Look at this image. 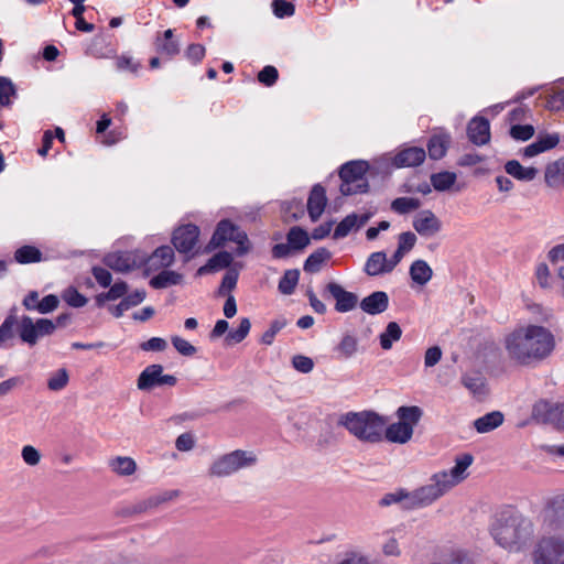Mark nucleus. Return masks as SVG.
Segmentation results:
<instances>
[{
	"label": "nucleus",
	"mask_w": 564,
	"mask_h": 564,
	"mask_svg": "<svg viewBox=\"0 0 564 564\" xmlns=\"http://www.w3.org/2000/svg\"><path fill=\"white\" fill-rule=\"evenodd\" d=\"M543 522L556 533L543 535L534 543L530 561L532 564H564V494L546 501Z\"/></svg>",
	"instance_id": "nucleus-1"
},
{
	"label": "nucleus",
	"mask_w": 564,
	"mask_h": 564,
	"mask_svg": "<svg viewBox=\"0 0 564 564\" xmlns=\"http://www.w3.org/2000/svg\"><path fill=\"white\" fill-rule=\"evenodd\" d=\"M451 144V135L448 133H437L430 138L427 142L429 156L432 160H440L445 156Z\"/></svg>",
	"instance_id": "nucleus-30"
},
{
	"label": "nucleus",
	"mask_w": 564,
	"mask_h": 564,
	"mask_svg": "<svg viewBox=\"0 0 564 564\" xmlns=\"http://www.w3.org/2000/svg\"><path fill=\"white\" fill-rule=\"evenodd\" d=\"M509 356L521 365H530L545 359L555 348L554 335L538 325L521 327L506 339Z\"/></svg>",
	"instance_id": "nucleus-2"
},
{
	"label": "nucleus",
	"mask_w": 564,
	"mask_h": 564,
	"mask_svg": "<svg viewBox=\"0 0 564 564\" xmlns=\"http://www.w3.org/2000/svg\"><path fill=\"white\" fill-rule=\"evenodd\" d=\"M327 204L326 191L321 184L311 189L307 199V212L312 221H317L325 210Z\"/></svg>",
	"instance_id": "nucleus-18"
},
{
	"label": "nucleus",
	"mask_w": 564,
	"mask_h": 564,
	"mask_svg": "<svg viewBox=\"0 0 564 564\" xmlns=\"http://www.w3.org/2000/svg\"><path fill=\"white\" fill-rule=\"evenodd\" d=\"M247 337V317L240 319L237 329L228 332L225 340L227 345L241 343Z\"/></svg>",
	"instance_id": "nucleus-52"
},
{
	"label": "nucleus",
	"mask_w": 564,
	"mask_h": 564,
	"mask_svg": "<svg viewBox=\"0 0 564 564\" xmlns=\"http://www.w3.org/2000/svg\"><path fill=\"white\" fill-rule=\"evenodd\" d=\"M433 271L424 260H416L410 267L412 282H429L432 279Z\"/></svg>",
	"instance_id": "nucleus-41"
},
{
	"label": "nucleus",
	"mask_w": 564,
	"mask_h": 564,
	"mask_svg": "<svg viewBox=\"0 0 564 564\" xmlns=\"http://www.w3.org/2000/svg\"><path fill=\"white\" fill-rule=\"evenodd\" d=\"M278 78L279 72L272 65L264 66L258 74V80L267 87L273 86L276 83Z\"/></svg>",
	"instance_id": "nucleus-53"
},
{
	"label": "nucleus",
	"mask_w": 564,
	"mask_h": 564,
	"mask_svg": "<svg viewBox=\"0 0 564 564\" xmlns=\"http://www.w3.org/2000/svg\"><path fill=\"white\" fill-rule=\"evenodd\" d=\"M102 286L110 289L107 292H101L95 296L96 306H106L107 302L122 300V296L128 292V284H101Z\"/></svg>",
	"instance_id": "nucleus-34"
},
{
	"label": "nucleus",
	"mask_w": 564,
	"mask_h": 564,
	"mask_svg": "<svg viewBox=\"0 0 564 564\" xmlns=\"http://www.w3.org/2000/svg\"><path fill=\"white\" fill-rule=\"evenodd\" d=\"M413 228L422 237H432L441 231L442 221L430 209L421 210L413 219Z\"/></svg>",
	"instance_id": "nucleus-13"
},
{
	"label": "nucleus",
	"mask_w": 564,
	"mask_h": 564,
	"mask_svg": "<svg viewBox=\"0 0 564 564\" xmlns=\"http://www.w3.org/2000/svg\"><path fill=\"white\" fill-rule=\"evenodd\" d=\"M544 180L552 188L564 187V156L546 165Z\"/></svg>",
	"instance_id": "nucleus-28"
},
{
	"label": "nucleus",
	"mask_w": 564,
	"mask_h": 564,
	"mask_svg": "<svg viewBox=\"0 0 564 564\" xmlns=\"http://www.w3.org/2000/svg\"><path fill=\"white\" fill-rule=\"evenodd\" d=\"M172 344L174 348L183 356L189 357L195 355L197 351L195 346L180 336H173Z\"/></svg>",
	"instance_id": "nucleus-55"
},
{
	"label": "nucleus",
	"mask_w": 564,
	"mask_h": 564,
	"mask_svg": "<svg viewBox=\"0 0 564 564\" xmlns=\"http://www.w3.org/2000/svg\"><path fill=\"white\" fill-rule=\"evenodd\" d=\"M147 296V293L143 289H137L132 293L122 296V300L117 304H108V312L115 317L119 318L123 315L124 312L130 308L141 304Z\"/></svg>",
	"instance_id": "nucleus-21"
},
{
	"label": "nucleus",
	"mask_w": 564,
	"mask_h": 564,
	"mask_svg": "<svg viewBox=\"0 0 564 564\" xmlns=\"http://www.w3.org/2000/svg\"><path fill=\"white\" fill-rule=\"evenodd\" d=\"M142 273L143 278L150 279L149 282H180L182 280L181 274L160 265L159 261L151 262V256L144 260Z\"/></svg>",
	"instance_id": "nucleus-12"
},
{
	"label": "nucleus",
	"mask_w": 564,
	"mask_h": 564,
	"mask_svg": "<svg viewBox=\"0 0 564 564\" xmlns=\"http://www.w3.org/2000/svg\"><path fill=\"white\" fill-rule=\"evenodd\" d=\"M156 52L161 55L173 57L180 53V43L174 40L173 30L164 31L163 36H158L155 41Z\"/></svg>",
	"instance_id": "nucleus-31"
},
{
	"label": "nucleus",
	"mask_w": 564,
	"mask_h": 564,
	"mask_svg": "<svg viewBox=\"0 0 564 564\" xmlns=\"http://www.w3.org/2000/svg\"><path fill=\"white\" fill-rule=\"evenodd\" d=\"M505 171L507 174L521 182H531L539 173L538 169L533 166H523L517 160L506 162Z\"/></svg>",
	"instance_id": "nucleus-29"
},
{
	"label": "nucleus",
	"mask_w": 564,
	"mask_h": 564,
	"mask_svg": "<svg viewBox=\"0 0 564 564\" xmlns=\"http://www.w3.org/2000/svg\"><path fill=\"white\" fill-rule=\"evenodd\" d=\"M21 318L11 312L0 325V348L9 349L13 347L15 333L19 334V324Z\"/></svg>",
	"instance_id": "nucleus-24"
},
{
	"label": "nucleus",
	"mask_w": 564,
	"mask_h": 564,
	"mask_svg": "<svg viewBox=\"0 0 564 564\" xmlns=\"http://www.w3.org/2000/svg\"><path fill=\"white\" fill-rule=\"evenodd\" d=\"M423 411L420 406H400L397 410L398 422L386 425L383 437L391 443L405 444L413 435L414 426L420 422Z\"/></svg>",
	"instance_id": "nucleus-6"
},
{
	"label": "nucleus",
	"mask_w": 564,
	"mask_h": 564,
	"mask_svg": "<svg viewBox=\"0 0 564 564\" xmlns=\"http://www.w3.org/2000/svg\"><path fill=\"white\" fill-rule=\"evenodd\" d=\"M503 423V414L499 411L487 413L474 421L478 433H488Z\"/></svg>",
	"instance_id": "nucleus-33"
},
{
	"label": "nucleus",
	"mask_w": 564,
	"mask_h": 564,
	"mask_svg": "<svg viewBox=\"0 0 564 564\" xmlns=\"http://www.w3.org/2000/svg\"><path fill=\"white\" fill-rule=\"evenodd\" d=\"M360 308L369 315H378L387 311L389 296L383 291H375L364 297L359 303Z\"/></svg>",
	"instance_id": "nucleus-22"
},
{
	"label": "nucleus",
	"mask_w": 564,
	"mask_h": 564,
	"mask_svg": "<svg viewBox=\"0 0 564 564\" xmlns=\"http://www.w3.org/2000/svg\"><path fill=\"white\" fill-rule=\"evenodd\" d=\"M368 167V163L362 160L349 161L343 164L339 170L340 193L345 196L366 193L369 187L366 178Z\"/></svg>",
	"instance_id": "nucleus-7"
},
{
	"label": "nucleus",
	"mask_w": 564,
	"mask_h": 564,
	"mask_svg": "<svg viewBox=\"0 0 564 564\" xmlns=\"http://www.w3.org/2000/svg\"><path fill=\"white\" fill-rule=\"evenodd\" d=\"M546 257L552 264L564 262V243L553 246L547 251Z\"/></svg>",
	"instance_id": "nucleus-64"
},
{
	"label": "nucleus",
	"mask_w": 564,
	"mask_h": 564,
	"mask_svg": "<svg viewBox=\"0 0 564 564\" xmlns=\"http://www.w3.org/2000/svg\"><path fill=\"white\" fill-rule=\"evenodd\" d=\"M62 297L69 306L76 308L83 307L87 303V299L73 286L66 289Z\"/></svg>",
	"instance_id": "nucleus-49"
},
{
	"label": "nucleus",
	"mask_w": 564,
	"mask_h": 564,
	"mask_svg": "<svg viewBox=\"0 0 564 564\" xmlns=\"http://www.w3.org/2000/svg\"><path fill=\"white\" fill-rule=\"evenodd\" d=\"M358 221L357 214L347 215L335 228L333 238L340 239L349 235L356 228Z\"/></svg>",
	"instance_id": "nucleus-45"
},
{
	"label": "nucleus",
	"mask_w": 564,
	"mask_h": 564,
	"mask_svg": "<svg viewBox=\"0 0 564 564\" xmlns=\"http://www.w3.org/2000/svg\"><path fill=\"white\" fill-rule=\"evenodd\" d=\"M365 271L369 276H378L392 271L386 252L377 251L369 256L365 264Z\"/></svg>",
	"instance_id": "nucleus-26"
},
{
	"label": "nucleus",
	"mask_w": 564,
	"mask_h": 564,
	"mask_svg": "<svg viewBox=\"0 0 564 564\" xmlns=\"http://www.w3.org/2000/svg\"><path fill=\"white\" fill-rule=\"evenodd\" d=\"M112 471L120 476H130L137 470V464L133 458L118 456L109 462Z\"/></svg>",
	"instance_id": "nucleus-36"
},
{
	"label": "nucleus",
	"mask_w": 564,
	"mask_h": 564,
	"mask_svg": "<svg viewBox=\"0 0 564 564\" xmlns=\"http://www.w3.org/2000/svg\"><path fill=\"white\" fill-rule=\"evenodd\" d=\"M292 365L293 367L302 372V373H308L314 368V362L312 358L303 356V355H296L292 358Z\"/></svg>",
	"instance_id": "nucleus-56"
},
{
	"label": "nucleus",
	"mask_w": 564,
	"mask_h": 564,
	"mask_svg": "<svg viewBox=\"0 0 564 564\" xmlns=\"http://www.w3.org/2000/svg\"><path fill=\"white\" fill-rule=\"evenodd\" d=\"M402 329L397 322H389L384 330L379 335L380 346L383 350H390L393 344L400 340Z\"/></svg>",
	"instance_id": "nucleus-35"
},
{
	"label": "nucleus",
	"mask_w": 564,
	"mask_h": 564,
	"mask_svg": "<svg viewBox=\"0 0 564 564\" xmlns=\"http://www.w3.org/2000/svg\"><path fill=\"white\" fill-rule=\"evenodd\" d=\"M534 134V128L531 124H516L510 129V135L514 140L527 141Z\"/></svg>",
	"instance_id": "nucleus-54"
},
{
	"label": "nucleus",
	"mask_w": 564,
	"mask_h": 564,
	"mask_svg": "<svg viewBox=\"0 0 564 564\" xmlns=\"http://www.w3.org/2000/svg\"><path fill=\"white\" fill-rule=\"evenodd\" d=\"M272 9L274 15L279 19L292 17L295 12L294 4L286 0H273Z\"/></svg>",
	"instance_id": "nucleus-50"
},
{
	"label": "nucleus",
	"mask_w": 564,
	"mask_h": 564,
	"mask_svg": "<svg viewBox=\"0 0 564 564\" xmlns=\"http://www.w3.org/2000/svg\"><path fill=\"white\" fill-rule=\"evenodd\" d=\"M176 383V377L173 375H163V366L159 364H152L145 367L137 380V387L141 391H150L161 386L174 387Z\"/></svg>",
	"instance_id": "nucleus-10"
},
{
	"label": "nucleus",
	"mask_w": 564,
	"mask_h": 564,
	"mask_svg": "<svg viewBox=\"0 0 564 564\" xmlns=\"http://www.w3.org/2000/svg\"><path fill=\"white\" fill-rule=\"evenodd\" d=\"M247 465V452L237 449L216 458L207 470L209 477H228Z\"/></svg>",
	"instance_id": "nucleus-9"
},
{
	"label": "nucleus",
	"mask_w": 564,
	"mask_h": 564,
	"mask_svg": "<svg viewBox=\"0 0 564 564\" xmlns=\"http://www.w3.org/2000/svg\"><path fill=\"white\" fill-rule=\"evenodd\" d=\"M59 299L55 294L45 295L39 305L40 314H48L58 307Z\"/></svg>",
	"instance_id": "nucleus-58"
},
{
	"label": "nucleus",
	"mask_w": 564,
	"mask_h": 564,
	"mask_svg": "<svg viewBox=\"0 0 564 564\" xmlns=\"http://www.w3.org/2000/svg\"><path fill=\"white\" fill-rule=\"evenodd\" d=\"M388 419L373 411L347 412L340 415L338 424L344 426L357 440L366 443H379Z\"/></svg>",
	"instance_id": "nucleus-4"
},
{
	"label": "nucleus",
	"mask_w": 564,
	"mask_h": 564,
	"mask_svg": "<svg viewBox=\"0 0 564 564\" xmlns=\"http://www.w3.org/2000/svg\"><path fill=\"white\" fill-rule=\"evenodd\" d=\"M194 445L195 440L191 433H183L175 441V447L181 452L191 451Z\"/></svg>",
	"instance_id": "nucleus-63"
},
{
	"label": "nucleus",
	"mask_w": 564,
	"mask_h": 564,
	"mask_svg": "<svg viewBox=\"0 0 564 564\" xmlns=\"http://www.w3.org/2000/svg\"><path fill=\"white\" fill-rule=\"evenodd\" d=\"M410 491L405 489H398L394 492L386 494L379 501L381 507H389L394 503H402L404 509H409Z\"/></svg>",
	"instance_id": "nucleus-43"
},
{
	"label": "nucleus",
	"mask_w": 564,
	"mask_h": 564,
	"mask_svg": "<svg viewBox=\"0 0 564 564\" xmlns=\"http://www.w3.org/2000/svg\"><path fill=\"white\" fill-rule=\"evenodd\" d=\"M456 178L454 172L443 171L431 175V184L436 191L445 192L455 184Z\"/></svg>",
	"instance_id": "nucleus-40"
},
{
	"label": "nucleus",
	"mask_w": 564,
	"mask_h": 564,
	"mask_svg": "<svg viewBox=\"0 0 564 564\" xmlns=\"http://www.w3.org/2000/svg\"><path fill=\"white\" fill-rule=\"evenodd\" d=\"M357 349V339L351 335H345L337 347V350L346 358H349L352 355H355Z\"/></svg>",
	"instance_id": "nucleus-51"
},
{
	"label": "nucleus",
	"mask_w": 564,
	"mask_h": 564,
	"mask_svg": "<svg viewBox=\"0 0 564 564\" xmlns=\"http://www.w3.org/2000/svg\"><path fill=\"white\" fill-rule=\"evenodd\" d=\"M174 260V250L170 246H161L151 254V262L159 261L160 265L170 267Z\"/></svg>",
	"instance_id": "nucleus-48"
},
{
	"label": "nucleus",
	"mask_w": 564,
	"mask_h": 564,
	"mask_svg": "<svg viewBox=\"0 0 564 564\" xmlns=\"http://www.w3.org/2000/svg\"><path fill=\"white\" fill-rule=\"evenodd\" d=\"M166 347V340L161 337H152L140 345L143 351H163Z\"/></svg>",
	"instance_id": "nucleus-59"
},
{
	"label": "nucleus",
	"mask_w": 564,
	"mask_h": 564,
	"mask_svg": "<svg viewBox=\"0 0 564 564\" xmlns=\"http://www.w3.org/2000/svg\"><path fill=\"white\" fill-rule=\"evenodd\" d=\"M460 382L474 397L482 398L487 394L486 379L478 372L464 373Z\"/></svg>",
	"instance_id": "nucleus-32"
},
{
	"label": "nucleus",
	"mask_w": 564,
	"mask_h": 564,
	"mask_svg": "<svg viewBox=\"0 0 564 564\" xmlns=\"http://www.w3.org/2000/svg\"><path fill=\"white\" fill-rule=\"evenodd\" d=\"M426 153L423 148L410 147L401 150L393 159V165L397 167H412L421 165L425 160Z\"/></svg>",
	"instance_id": "nucleus-23"
},
{
	"label": "nucleus",
	"mask_w": 564,
	"mask_h": 564,
	"mask_svg": "<svg viewBox=\"0 0 564 564\" xmlns=\"http://www.w3.org/2000/svg\"><path fill=\"white\" fill-rule=\"evenodd\" d=\"M442 355V349L438 346L427 348L424 355V366L426 368L434 367L440 362Z\"/></svg>",
	"instance_id": "nucleus-60"
},
{
	"label": "nucleus",
	"mask_w": 564,
	"mask_h": 564,
	"mask_svg": "<svg viewBox=\"0 0 564 564\" xmlns=\"http://www.w3.org/2000/svg\"><path fill=\"white\" fill-rule=\"evenodd\" d=\"M445 478V474H435L431 484L410 491L409 510L427 507L447 492L449 482L443 480Z\"/></svg>",
	"instance_id": "nucleus-8"
},
{
	"label": "nucleus",
	"mask_w": 564,
	"mask_h": 564,
	"mask_svg": "<svg viewBox=\"0 0 564 564\" xmlns=\"http://www.w3.org/2000/svg\"><path fill=\"white\" fill-rule=\"evenodd\" d=\"M416 242V236L411 231H405L400 234L398 239V248L401 250L409 252Z\"/></svg>",
	"instance_id": "nucleus-61"
},
{
	"label": "nucleus",
	"mask_w": 564,
	"mask_h": 564,
	"mask_svg": "<svg viewBox=\"0 0 564 564\" xmlns=\"http://www.w3.org/2000/svg\"><path fill=\"white\" fill-rule=\"evenodd\" d=\"M199 228L196 225L187 224L174 230L172 243L181 253H187L194 249L198 241Z\"/></svg>",
	"instance_id": "nucleus-11"
},
{
	"label": "nucleus",
	"mask_w": 564,
	"mask_h": 564,
	"mask_svg": "<svg viewBox=\"0 0 564 564\" xmlns=\"http://www.w3.org/2000/svg\"><path fill=\"white\" fill-rule=\"evenodd\" d=\"M70 319V315L63 313L55 321L37 318L35 322L28 315L21 316L19 324V337L22 343L33 347L39 339L52 335L57 327H64Z\"/></svg>",
	"instance_id": "nucleus-5"
},
{
	"label": "nucleus",
	"mask_w": 564,
	"mask_h": 564,
	"mask_svg": "<svg viewBox=\"0 0 564 564\" xmlns=\"http://www.w3.org/2000/svg\"><path fill=\"white\" fill-rule=\"evenodd\" d=\"M21 456L24 463L28 464L29 466H35L41 460L40 452L32 445L23 446L21 451Z\"/></svg>",
	"instance_id": "nucleus-57"
},
{
	"label": "nucleus",
	"mask_w": 564,
	"mask_h": 564,
	"mask_svg": "<svg viewBox=\"0 0 564 564\" xmlns=\"http://www.w3.org/2000/svg\"><path fill=\"white\" fill-rule=\"evenodd\" d=\"M467 135L471 143L484 145L490 140V124L484 117L473 118L467 126Z\"/></svg>",
	"instance_id": "nucleus-16"
},
{
	"label": "nucleus",
	"mask_w": 564,
	"mask_h": 564,
	"mask_svg": "<svg viewBox=\"0 0 564 564\" xmlns=\"http://www.w3.org/2000/svg\"><path fill=\"white\" fill-rule=\"evenodd\" d=\"M238 238V228L227 219L221 220L207 246L208 249H216L226 241H236Z\"/></svg>",
	"instance_id": "nucleus-20"
},
{
	"label": "nucleus",
	"mask_w": 564,
	"mask_h": 564,
	"mask_svg": "<svg viewBox=\"0 0 564 564\" xmlns=\"http://www.w3.org/2000/svg\"><path fill=\"white\" fill-rule=\"evenodd\" d=\"M330 258V252L325 248L314 251L304 262V271L314 273L321 270L322 264Z\"/></svg>",
	"instance_id": "nucleus-37"
},
{
	"label": "nucleus",
	"mask_w": 564,
	"mask_h": 564,
	"mask_svg": "<svg viewBox=\"0 0 564 564\" xmlns=\"http://www.w3.org/2000/svg\"><path fill=\"white\" fill-rule=\"evenodd\" d=\"M474 458L470 454H464L456 458L455 466L451 468L448 471L444 470L440 474H445L446 482L448 484V488H453L455 485L460 482L463 479H465V471L466 469L471 465Z\"/></svg>",
	"instance_id": "nucleus-25"
},
{
	"label": "nucleus",
	"mask_w": 564,
	"mask_h": 564,
	"mask_svg": "<svg viewBox=\"0 0 564 564\" xmlns=\"http://www.w3.org/2000/svg\"><path fill=\"white\" fill-rule=\"evenodd\" d=\"M232 261L231 253L227 251H220L214 254L208 262L200 267L196 272V278H202L206 273L218 272L230 265Z\"/></svg>",
	"instance_id": "nucleus-27"
},
{
	"label": "nucleus",
	"mask_w": 564,
	"mask_h": 564,
	"mask_svg": "<svg viewBox=\"0 0 564 564\" xmlns=\"http://www.w3.org/2000/svg\"><path fill=\"white\" fill-rule=\"evenodd\" d=\"M68 381V371L65 368H61L51 375L47 380V388L51 391H61L67 386Z\"/></svg>",
	"instance_id": "nucleus-46"
},
{
	"label": "nucleus",
	"mask_w": 564,
	"mask_h": 564,
	"mask_svg": "<svg viewBox=\"0 0 564 564\" xmlns=\"http://www.w3.org/2000/svg\"><path fill=\"white\" fill-rule=\"evenodd\" d=\"M421 200L415 197H398L391 203V210L399 215H405L419 209Z\"/></svg>",
	"instance_id": "nucleus-39"
},
{
	"label": "nucleus",
	"mask_w": 564,
	"mask_h": 564,
	"mask_svg": "<svg viewBox=\"0 0 564 564\" xmlns=\"http://www.w3.org/2000/svg\"><path fill=\"white\" fill-rule=\"evenodd\" d=\"M490 534L499 546L518 553L532 541L534 524L517 509L507 508L496 514L490 525Z\"/></svg>",
	"instance_id": "nucleus-3"
},
{
	"label": "nucleus",
	"mask_w": 564,
	"mask_h": 564,
	"mask_svg": "<svg viewBox=\"0 0 564 564\" xmlns=\"http://www.w3.org/2000/svg\"><path fill=\"white\" fill-rule=\"evenodd\" d=\"M288 325V319L285 317H278L271 322L268 330L263 333L260 338V341L264 345H271L274 340L275 335L283 329Z\"/></svg>",
	"instance_id": "nucleus-47"
},
{
	"label": "nucleus",
	"mask_w": 564,
	"mask_h": 564,
	"mask_svg": "<svg viewBox=\"0 0 564 564\" xmlns=\"http://www.w3.org/2000/svg\"><path fill=\"white\" fill-rule=\"evenodd\" d=\"M185 55L191 62L199 63L205 56V47L202 44H191Z\"/></svg>",
	"instance_id": "nucleus-62"
},
{
	"label": "nucleus",
	"mask_w": 564,
	"mask_h": 564,
	"mask_svg": "<svg viewBox=\"0 0 564 564\" xmlns=\"http://www.w3.org/2000/svg\"><path fill=\"white\" fill-rule=\"evenodd\" d=\"M17 96V88L9 77L0 76V107L12 104L11 97Z\"/></svg>",
	"instance_id": "nucleus-44"
},
{
	"label": "nucleus",
	"mask_w": 564,
	"mask_h": 564,
	"mask_svg": "<svg viewBox=\"0 0 564 564\" xmlns=\"http://www.w3.org/2000/svg\"><path fill=\"white\" fill-rule=\"evenodd\" d=\"M327 291L335 299V310L339 313L352 311L358 304V296L346 291L341 284H327Z\"/></svg>",
	"instance_id": "nucleus-15"
},
{
	"label": "nucleus",
	"mask_w": 564,
	"mask_h": 564,
	"mask_svg": "<svg viewBox=\"0 0 564 564\" xmlns=\"http://www.w3.org/2000/svg\"><path fill=\"white\" fill-rule=\"evenodd\" d=\"M560 410L561 403L554 404L545 400H540L533 405L532 415L542 423H551L560 429L562 417Z\"/></svg>",
	"instance_id": "nucleus-14"
},
{
	"label": "nucleus",
	"mask_w": 564,
	"mask_h": 564,
	"mask_svg": "<svg viewBox=\"0 0 564 564\" xmlns=\"http://www.w3.org/2000/svg\"><path fill=\"white\" fill-rule=\"evenodd\" d=\"M286 240L295 250V252L303 250L310 243V237L307 232L299 226H294L289 230L286 234Z\"/></svg>",
	"instance_id": "nucleus-38"
},
{
	"label": "nucleus",
	"mask_w": 564,
	"mask_h": 564,
	"mask_svg": "<svg viewBox=\"0 0 564 564\" xmlns=\"http://www.w3.org/2000/svg\"><path fill=\"white\" fill-rule=\"evenodd\" d=\"M41 259L42 252L34 246H23L14 252V260L18 263H34L41 261Z\"/></svg>",
	"instance_id": "nucleus-42"
},
{
	"label": "nucleus",
	"mask_w": 564,
	"mask_h": 564,
	"mask_svg": "<svg viewBox=\"0 0 564 564\" xmlns=\"http://www.w3.org/2000/svg\"><path fill=\"white\" fill-rule=\"evenodd\" d=\"M104 263L115 271L128 272L135 268L137 258L131 252H110L104 258Z\"/></svg>",
	"instance_id": "nucleus-19"
},
{
	"label": "nucleus",
	"mask_w": 564,
	"mask_h": 564,
	"mask_svg": "<svg viewBox=\"0 0 564 564\" xmlns=\"http://www.w3.org/2000/svg\"><path fill=\"white\" fill-rule=\"evenodd\" d=\"M560 142V134L540 133L534 142L523 149L524 158H533L540 153L554 149Z\"/></svg>",
	"instance_id": "nucleus-17"
}]
</instances>
